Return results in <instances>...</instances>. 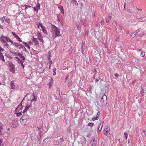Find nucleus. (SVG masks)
Segmentation results:
<instances>
[{
    "mask_svg": "<svg viewBox=\"0 0 146 146\" xmlns=\"http://www.w3.org/2000/svg\"><path fill=\"white\" fill-rule=\"evenodd\" d=\"M37 25H38V28H39L40 27L42 28L43 27L42 24L40 23H37Z\"/></svg>",
    "mask_w": 146,
    "mask_h": 146,
    "instance_id": "26",
    "label": "nucleus"
},
{
    "mask_svg": "<svg viewBox=\"0 0 146 146\" xmlns=\"http://www.w3.org/2000/svg\"><path fill=\"white\" fill-rule=\"evenodd\" d=\"M112 24L114 27H115L117 25V23L115 21H114L113 22Z\"/></svg>",
    "mask_w": 146,
    "mask_h": 146,
    "instance_id": "28",
    "label": "nucleus"
},
{
    "mask_svg": "<svg viewBox=\"0 0 146 146\" xmlns=\"http://www.w3.org/2000/svg\"><path fill=\"white\" fill-rule=\"evenodd\" d=\"M145 55V53L144 52L141 51V53L140 54V55L141 57H143Z\"/></svg>",
    "mask_w": 146,
    "mask_h": 146,
    "instance_id": "29",
    "label": "nucleus"
},
{
    "mask_svg": "<svg viewBox=\"0 0 146 146\" xmlns=\"http://www.w3.org/2000/svg\"><path fill=\"white\" fill-rule=\"evenodd\" d=\"M78 2L79 3L80 5H81V7H83V5L82 4L83 3L85 2L84 0H79Z\"/></svg>",
    "mask_w": 146,
    "mask_h": 146,
    "instance_id": "24",
    "label": "nucleus"
},
{
    "mask_svg": "<svg viewBox=\"0 0 146 146\" xmlns=\"http://www.w3.org/2000/svg\"><path fill=\"white\" fill-rule=\"evenodd\" d=\"M104 23V20H102L101 22V25H103Z\"/></svg>",
    "mask_w": 146,
    "mask_h": 146,
    "instance_id": "58",
    "label": "nucleus"
},
{
    "mask_svg": "<svg viewBox=\"0 0 146 146\" xmlns=\"http://www.w3.org/2000/svg\"><path fill=\"white\" fill-rule=\"evenodd\" d=\"M31 107V104H30L29 105L28 104L26 106L25 108L24 109V110L23 111V113H25L29 109V108Z\"/></svg>",
    "mask_w": 146,
    "mask_h": 146,
    "instance_id": "5",
    "label": "nucleus"
},
{
    "mask_svg": "<svg viewBox=\"0 0 146 146\" xmlns=\"http://www.w3.org/2000/svg\"><path fill=\"white\" fill-rule=\"evenodd\" d=\"M34 130H35L36 131L37 130H38L40 135L41 133H42V132L43 131V128H42V127H40V128L37 127L35 128Z\"/></svg>",
    "mask_w": 146,
    "mask_h": 146,
    "instance_id": "7",
    "label": "nucleus"
},
{
    "mask_svg": "<svg viewBox=\"0 0 146 146\" xmlns=\"http://www.w3.org/2000/svg\"><path fill=\"white\" fill-rule=\"evenodd\" d=\"M12 34L13 35L14 37L17 39L19 41L21 42H22V41L21 40V39L19 36L15 34V33L12 32Z\"/></svg>",
    "mask_w": 146,
    "mask_h": 146,
    "instance_id": "6",
    "label": "nucleus"
},
{
    "mask_svg": "<svg viewBox=\"0 0 146 146\" xmlns=\"http://www.w3.org/2000/svg\"><path fill=\"white\" fill-rule=\"evenodd\" d=\"M141 30V28H139V29H137L135 32H134L136 34H137Z\"/></svg>",
    "mask_w": 146,
    "mask_h": 146,
    "instance_id": "30",
    "label": "nucleus"
},
{
    "mask_svg": "<svg viewBox=\"0 0 146 146\" xmlns=\"http://www.w3.org/2000/svg\"><path fill=\"white\" fill-rule=\"evenodd\" d=\"M53 82V79L51 78L49 82L48 83V86H52V83Z\"/></svg>",
    "mask_w": 146,
    "mask_h": 146,
    "instance_id": "20",
    "label": "nucleus"
},
{
    "mask_svg": "<svg viewBox=\"0 0 146 146\" xmlns=\"http://www.w3.org/2000/svg\"><path fill=\"white\" fill-rule=\"evenodd\" d=\"M4 43V46H6L8 48L9 47V45H8V44L6 42L5 43Z\"/></svg>",
    "mask_w": 146,
    "mask_h": 146,
    "instance_id": "48",
    "label": "nucleus"
},
{
    "mask_svg": "<svg viewBox=\"0 0 146 146\" xmlns=\"http://www.w3.org/2000/svg\"><path fill=\"white\" fill-rule=\"evenodd\" d=\"M3 127H2L0 126V131H1L3 130Z\"/></svg>",
    "mask_w": 146,
    "mask_h": 146,
    "instance_id": "63",
    "label": "nucleus"
},
{
    "mask_svg": "<svg viewBox=\"0 0 146 146\" xmlns=\"http://www.w3.org/2000/svg\"><path fill=\"white\" fill-rule=\"evenodd\" d=\"M5 18V17H1V18L0 19V21H1L2 22H3Z\"/></svg>",
    "mask_w": 146,
    "mask_h": 146,
    "instance_id": "33",
    "label": "nucleus"
},
{
    "mask_svg": "<svg viewBox=\"0 0 146 146\" xmlns=\"http://www.w3.org/2000/svg\"><path fill=\"white\" fill-rule=\"evenodd\" d=\"M13 52H14V54H15L16 55H18V54H19V53H18L17 52H15L14 51H13Z\"/></svg>",
    "mask_w": 146,
    "mask_h": 146,
    "instance_id": "60",
    "label": "nucleus"
},
{
    "mask_svg": "<svg viewBox=\"0 0 146 146\" xmlns=\"http://www.w3.org/2000/svg\"><path fill=\"white\" fill-rule=\"evenodd\" d=\"M8 41L9 42H11V43L13 45L15 46H16L17 45L16 44V42H13V41L10 38H9Z\"/></svg>",
    "mask_w": 146,
    "mask_h": 146,
    "instance_id": "17",
    "label": "nucleus"
},
{
    "mask_svg": "<svg viewBox=\"0 0 146 146\" xmlns=\"http://www.w3.org/2000/svg\"><path fill=\"white\" fill-rule=\"evenodd\" d=\"M103 125V123L102 122L99 124L97 128V132H99L101 130Z\"/></svg>",
    "mask_w": 146,
    "mask_h": 146,
    "instance_id": "8",
    "label": "nucleus"
},
{
    "mask_svg": "<svg viewBox=\"0 0 146 146\" xmlns=\"http://www.w3.org/2000/svg\"><path fill=\"white\" fill-rule=\"evenodd\" d=\"M49 62L50 63V66H49V67H50V66H51V65L52 63V61L50 60H49Z\"/></svg>",
    "mask_w": 146,
    "mask_h": 146,
    "instance_id": "53",
    "label": "nucleus"
},
{
    "mask_svg": "<svg viewBox=\"0 0 146 146\" xmlns=\"http://www.w3.org/2000/svg\"><path fill=\"white\" fill-rule=\"evenodd\" d=\"M60 142L58 141H53V143L54 145H60Z\"/></svg>",
    "mask_w": 146,
    "mask_h": 146,
    "instance_id": "19",
    "label": "nucleus"
},
{
    "mask_svg": "<svg viewBox=\"0 0 146 146\" xmlns=\"http://www.w3.org/2000/svg\"><path fill=\"white\" fill-rule=\"evenodd\" d=\"M91 136V134L90 133H88L86 135V136L88 137H90Z\"/></svg>",
    "mask_w": 146,
    "mask_h": 146,
    "instance_id": "39",
    "label": "nucleus"
},
{
    "mask_svg": "<svg viewBox=\"0 0 146 146\" xmlns=\"http://www.w3.org/2000/svg\"><path fill=\"white\" fill-rule=\"evenodd\" d=\"M60 140L61 141H64L65 140V139L63 137L60 138Z\"/></svg>",
    "mask_w": 146,
    "mask_h": 146,
    "instance_id": "50",
    "label": "nucleus"
},
{
    "mask_svg": "<svg viewBox=\"0 0 146 146\" xmlns=\"http://www.w3.org/2000/svg\"><path fill=\"white\" fill-rule=\"evenodd\" d=\"M36 7L38 8V9H40V5L38 3H37L36 6Z\"/></svg>",
    "mask_w": 146,
    "mask_h": 146,
    "instance_id": "37",
    "label": "nucleus"
},
{
    "mask_svg": "<svg viewBox=\"0 0 146 146\" xmlns=\"http://www.w3.org/2000/svg\"><path fill=\"white\" fill-rule=\"evenodd\" d=\"M58 8L60 10L61 12H62V10L63 9L62 6H60L58 7Z\"/></svg>",
    "mask_w": 146,
    "mask_h": 146,
    "instance_id": "43",
    "label": "nucleus"
},
{
    "mask_svg": "<svg viewBox=\"0 0 146 146\" xmlns=\"http://www.w3.org/2000/svg\"><path fill=\"white\" fill-rule=\"evenodd\" d=\"M33 41L35 44V45H37L39 44L36 38H35L34 37L33 38Z\"/></svg>",
    "mask_w": 146,
    "mask_h": 146,
    "instance_id": "11",
    "label": "nucleus"
},
{
    "mask_svg": "<svg viewBox=\"0 0 146 146\" xmlns=\"http://www.w3.org/2000/svg\"><path fill=\"white\" fill-rule=\"evenodd\" d=\"M136 34L134 32L132 33L131 35V36L132 37H134L136 36Z\"/></svg>",
    "mask_w": 146,
    "mask_h": 146,
    "instance_id": "27",
    "label": "nucleus"
},
{
    "mask_svg": "<svg viewBox=\"0 0 146 146\" xmlns=\"http://www.w3.org/2000/svg\"><path fill=\"white\" fill-rule=\"evenodd\" d=\"M100 113L99 112H98V113L96 115V116L95 117H93L92 119V120L93 121H95L96 120H98L99 119V117L100 115V114H99L98 113Z\"/></svg>",
    "mask_w": 146,
    "mask_h": 146,
    "instance_id": "13",
    "label": "nucleus"
},
{
    "mask_svg": "<svg viewBox=\"0 0 146 146\" xmlns=\"http://www.w3.org/2000/svg\"><path fill=\"white\" fill-rule=\"evenodd\" d=\"M18 56L20 57L21 59L23 60L24 61H25V57L22 55V54L20 53H19L18 54Z\"/></svg>",
    "mask_w": 146,
    "mask_h": 146,
    "instance_id": "21",
    "label": "nucleus"
},
{
    "mask_svg": "<svg viewBox=\"0 0 146 146\" xmlns=\"http://www.w3.org/2000/svg\"><path fill=\"white\" fill-rule=\"evenodd\" d=\"M51 57V54H50L48 56V60H50L51 59V58H50V57Z\"/></svg>",
    "mask_w": 146,
    "mask_h": 146,
    "instance_id": "52",
    "label": "nucleus"
},
{
    "mask_svg": "<svg viewBox=\"0 0 146 146\" xmlns=\"http://www.w3.org/2000/svg\"><path fill=\"white\" fill-rule=\"evenodd\" d=\"M42 30L43 32L44 33H45L46 34H47V32L46 30L45 27L44 26H43L42 28Z\"/></svg>",
    "mask_w": 146,
    "mask_h": 146,
    "instance_id": "22",
    "label": "nucleus"
},
{
    "mask_svg": "<svg viewBox=\"0 0 146 146\" xmlns=\"http://www.w3.org/2000/svg\"><path fill=\"white\" fill-rule=\"evenodd\" d=\"M137 60L136 58H133L132 59V62L133 63H135L137 62Z\"/></svg>",
    "mask_w": 146,
    "mask_h": 146,
    "instance_id": "25",
    "label": "nucleus"
},
{
    "mask_svg": "<svg viewBox=\"0 0 146 146\" xmlns=\"http://www.w3.org/2000/svg\"><path fill=\"white\" fill-rule=\"evenodd\" d=\"M106 130H107L108 131H109L110 130V128L108 127H106L105 128Z\"/></svg>",
    "mask_w": 146,
    "mask_h": 146,
    "instance_id": "55",
    "label": "nucleus"
},
{
    "mask_svg": "<svg viewBox=\"0 0 146 146\" xmlns=\"http://www.w3.org/2000/svg\"><path fill=\"white\" fill-rule=\"evenodd\" d=\"M20 63H21L22 66L23 67V68H24V65L23 64V62H22V61H20Z\"/></svg>",
    "mask_w": 146,
    "mask_h": 146,
    "instance_id": "45",
    "label": "nucleus"
},
{
    "mask_svg": "<svg viewBox=\"0 0 146 146\" xmlns=\"http://www.w3.org/2000/svg\"><path fill=\"white\" fill-rule=\"evenodd\" d=\"M76 26L77 27V29L78 30H80V27L79 26V25H76Z\"/></svg>",
    "mask_w": 146,
    "mask_h": 146,
    "instance_id": "54",
    "label": "nucleus"
},
{
    "mask_svg": "<svg viewBox=\"0 0 146 146\" xmlns=\"http://www.w3.org/2000/svg\"><path fill=\"white\" fill-rule=\"evenodd\" d=\"M5 39L7 41H8L9 38L3 35L1 37V42H3V43L6 42V41L5 40Z\"/></svg>",
    "mask_w": 146,
    "mask_h": 146,
    "instance_id": "4",
    "label": "nucleus"
},
{
    "mask_svg": "<svg viewBox=\"0 0 146 146\" xmlns=\"http://www.w3.org/2000/svg\"><path fill=\"white\" fill-rule=\"evenodd\" d=\"M22 108V106H20L19 105L18 107L16 109H21Z\"/></svg>",
    "mask_w": 146,
    "mask_h": 146,
    "instance_id": "49",
    "label": "nucleus"
},
{
    "mask_svg": "<svg viewBox=\"0 0 146 146\" xmlns=\"http://www.w3.org/2000/svg\"><path fill=\"white\" fill-rule=\"evenodd\" d=\"M124 135H125V138L126 139H127L128 136L127 134L126 133H124Z\"/></svg>",
    "mask_w": 146,
    "mask_h": 146,
    "instance_id": "44",
    "label": "nucleus"
},
{
    "mask_svg": "<svg viewBox=\"0 0 146 146\" xmlns=\"http://www.w3.org/2000/svg\"><path fill=\"white\" fill-rule=\"evenodd\" d=\"M25 46L27 47V48H28L29 49L30 48V46H29V45H28L27 44H26L25 45Z\"/></svg>",
    "mask_w": 146,
    "mask_h": 146,
    "instance_id": "57",
    "label": "nucleus"
},
{
    "mask_svg": "<svg viewBox=\"0 0 146 146\" xmlns=\"http://www.w3.org/2000/svg\"><path fill=\"white\" fill-rule=\"evenodd\" d=\"M0 59L3 62H5V60L4 58V56L3 55V54L1 52L0 53Z\"/></svg>",
    "mask_w": 146,
    "mask_h": 146,
    "instance_id": "15",
    "label": "nucleus"
},
{
    "mask_svg": "<svg viewBox=\"0 0 146 146\" xmlns=\"http://www.w3.org/2000/svg\"><path fill=\"white\" fill-rule=\"evenodd\" d=\"M18 126L17 122V121H15L13 122L12 124V127L14 128H16Z\"/></svg>",
    "mask_w": 146,
    "mask_h": 146,
    "instance_id": "12",
    "label": "nucleus"
},
{
    "mask_svg": "<svg viewBox=\"0 0 146 146\" xmlns=\"http://www.w3.org/2000/svg\"><path fill=\"white\" fill-rule=\"evenodd\" d=\"M108 131L107 130H106V129H105L104 130V135H107V132Z\"/></svg>",
    "mask_w": 146,
    "mask_h": 146,
    "instance_id": "36",
    "label": "nucleus"
},
{
    "mask_svg": "<svg viewBox=\"0 0 146 146\" xmlns=\"http://www.w3.org/2000/svg\"><path fill=\"white\" fill-rule=\"evenodd\" d=\"M112 13H110L109 14V19L110 20L111 19V17L112 16Z\"/></svg>",
    "mask_w": 146,
    "mask_h": 146,
    "instance_id": "38",
    "label": "nucleus"
},
{
    "mask_svg": "<svg viewBox=\"0 0 146 146\" xmlns=\"http://www.w3.org/2000/svg\"><path fill=\"white\" fill-rule=\"evenodd\" d=\"M23 7H25V9H28L29 8H30L31 6L30 5H25L23 6Z\"/></svg>",
    "mask_w": 146,
    "mask_h": 146,
    "instance_id": "32",
    "label": "nucleus"
},
{
    "mask_svg": "<svg viewBox=\"0 0 146 146\" xmlns=\"http://www.w3.org/2000/svg\"><path fill=\"white\" fill-rule=\"evenodd\" d=\"M37 35L38 39L43 43V37L41 35L40 33H38Z\"/></svg>",
    "mask_w": 146,
    "mask_h": 146,
    "instance_id": "9",
    "label": "nucleus"
},
{
    "mask_svg": "<svg viewBox=\"0 0 146 146\" xmlns=\"http://www.w3.org/2000/svg\"><path fill=\"white\" fill-rule=\"evenodd\" d=\"M96 144H95L94 143H92V146H96Z\"/></svg>",
    "mask_w": 146,
    "mask_h": 146,
    "instance_id": "61",
    "label": "nucleus"
},
{
    "mask_svg": "<svg viewBox=\"0 0 146 146\" xmlns=\"http://www.w3.org/2000/svg\"><path fill=\"white\" fill-rule=\"evenodd\" d=\"M30 117L27 114L23 115L20 119L21 123L23 125H25L29 120Z\"/></svg>",
    "mask_w": 146,
    "mask_h": 146,
    "instance_id": "2",
    "label": "nucleus"
},
{
    "mask_svg": "<svg viewBox=\"0 0 146 146\" xmlns=\"http://www.w3.org/2000/svg\"><path fill=\"white\" fill-rule=\"evenodd\" d=\"M32 96L33 98L31 100V103L32 102H34L36 101L37 100V98L35 97L34 95H33Z\"/></svg>",
    "mask_w": 146,
    "mask_h": 146,
    "instance_id": "23",
    "label": "nucleus"
},
{
    "mask_svg": "<svg viewBox=\"0 0 146 146\" xmlns=\"http://www.w3.org/2000/svg\"><path fill=\"white\" fill-rule=\"evenodd\" d=\"M16 44H17L16 46H15L16 47L18 48L19 49H21V48H22L24 47V46L23 45H22L21 44H19L18 43H16Z\"/></svg>",
    "mask_w": 146,
    "mask_h": 146,
    "instance_id": "10",
    "label": "nucleus"
},
{
    "mask_svg": "<svg viewBox=\"0 0 146 146\" xmlns=\"http://www.w3.org/2000/svg\"><path fill=\"white\" fill-rule=\"evenodd\" d=\"M51 32L52 33H53L52 36L54 39H55L56 37L60 36L59 29L54 25L52 26Z\"/></svg>",
    "mask_w": 146,
    "mask_h": 146,
    "instance_id": "1",
    "label": "nucleus"
},
{
    "mask_svg": "<svg viewBox=\"0 0 146 146\" xmlns=\"http://www.w3.org/2000/svg\"><path fill=\"white\" fill-rule=\"evenodd\" d=\"M145 132H146V130L145 129H144L143 130V133H144V135L145 136V137H146V135L145 134Z\"/></svg>",
    "mask_w": 146,
    "mask_h": 146,
    "instance_id": "56",
    "label": "nucleus"
},
{
    "mask_svg": "<svg viewBox=\"0 0 146 146\" xmlns=\"http://www.w3.org/2000/svg\"><path fill=\"white\" fill-rule=\"evenodd\" d=\"M85 49V45H82L81 46V49L82 52H83L84 50Z\"/></svg>",
    "mask_w": 146,
    "mask_h": 146,
    "instance_id": "31",
    "label": "nucleus"
},
{
    "mask_svg": "<svg viewBox=\"0 0 146 146\" xmlns=\"http://www.w3.org/2000/svg\"><path fill=\"white\" fill-rule=\"evenodd\" d=\"M33 8H34V10L35 11H36L37 12H38V10L39 9H37L36 7H34Z\"/></svg>",
    "mask_w": 146,
    "mask_h": 146,
    "instance_id": "51",
    "label": "nucleus"
},
{
    "mask_svg": "<svg viewBox=\"0 0 146 146\" xmlns=\"http://www.w3.org/2000/svg\"><path fill=\"white\" fill-rule=\"evenodd\" d=\"M88 125L89 126H93L94 125V123H88Z\"/></svg>",
    "mask_w": 146,
    "mask_h": 146,
    "instance_id": "42",
    "label": "nucleus"
},
{
    "mask_svg": "<svg viewBox=\"0 0 146 146\" xmlns=\"http://www.w3.org/2000/svg\"><path fill=\"white\" fill-rule=\"evenodd\" d=\"M101 103L103 106H105L107 103V97L106 95H104L101 98Z\"/></svg>",
    "mask_w": 146,
    "mask_h": 146,
    "instance_id": "3",
    "label": "nucleus"
},
{
    "mask_svg": "<svg viewBox=\"0 0 146 146\" xmlns=\"http://www.w3.org/2000/svg\"><path fill=\"white\" fill-rule=\"evenodd\" d=\"M15 58L18 60V62L19 63V62H20V61H21L20 60V59L19 58H18L17 57H15Z\"/></svg>",
    "mask_w": 146,
    "mask_h": 146,
    "instance_id": "47",
    "label": "nucleus"
},
{
    "mask_svg": "<svg viewBox=\"0 0 146 146\" xmlns=\"http://www.w3.org/2000/svg\"><path fill=\"white\" fill-rule=\"evenodd\" d=\"M94 143L95 144L97 143V141L95 140V139H93L91 141V142L92 143Z\"/></svg>",
    "mask_w": 146,
    "mask_h": 146,
    "instance_id": "34",
    "label": "nucleus"
},
{
    "mask_svg": "<svg viewBox=\"0 0 146 146\" xmlns=\"http://www.w3.org/2000/svg\"><path fill=\"white\" fill-rule=\"evenodd\" d=\"M81 22V24L84 26H86L87 25L86 21L85 20H82Z\"/></svg>",
    "mask_w": 146,
    "mask_h": 146,
    "instance_id": "14",
    "label": "nucleus"
},
{
    "mask_svg": "<svg viewBox=\"0 0 146 146\" xmlns=\"http://www.w3.org/2000/svg\"><path fill=\"white\" fill-rule=\"evenodd\" d=\"M16 115L17 116H20L22 115V112L16 113Z\"/></svg>",
    "mask_w": 146,
    "mask_h": 146,
    "instance_id": "35",
    "label": "nucleus"
},
{
    "mask_svg": "<svg viewBox=\"0 0 146 146\" xmlns=\"http://www.w3.org/2000/svg\"><path fill=\"white\" fill-rule=\"evenodd\" d=\"M5 21L6 22L9 23L10 22V19L8 18H6L5 19Z\"/></svg>",
    "mask_w": 146,
    "mask_h": 146,
    "instance_id": "41",
    "label": "nucleus"
},
{
    "mask_svg": "<svg viewBox=\"0 0 146 146\" xmlns=\"http://www.w3.org/2000/svg\"><path fill=\"white\" fill-rule=\"evenodd\" d=\"M118 28L119 29V30H120V31H121L123 29L121 25L119 26ZM120 32H121V31H120Z\"/></svg>",
    "mask_w": 146,
    "mask_h": 146,
    "instance_id": "40",
    "label": "nucleus"
},
{
    "mask_svg": "<svg viewBox=\"0 0 146 146\" xmlns=\"http://www.w3.org/2000/svg\"><path fill=\"white\" fill-rule=\"evenodd\" d=\"M4 50V49L2 48L0 46V51H2V52Z\"/></svg>",
    "mask_w": 146,
    "mask_h": 146,
    "instance_id": "62",
    "label": "nucleus"
},
{
    "mask_svg": "<svg viewBox=\"0 0 146 146\" xmlns=\"http://www.w3.org/2000/svg\"><path fill=\"white\" fill-rule=\"evenodd\" d=\"M119 36H118L115 40V41H118L119 39Z\"/></svg>",
    "mask_w": 146,
    "mask_h": 146,
    "instance_id": "59",
    "label": "nucleus"
},
{
    "mask_svg": "<svg viewBox=\"0 0 146 146\" xmlns=\"http://www.w3.org/2000/svg\"><path fill=\"white\" fill-rule=\"evenodd\" d=\"M25 97H26V96L24 97V98L22 100V102H21L20 103V104H19V105L20 106H21L23 107V106H22V104H23V103H22V102H23V101L24 100V99H25Z\"/></svg>",
    "mask_w": 146,
    "mask_h": 146,
    "instance_id": "46",
    "label": "nucleus"
},
{
    "mask_svg": "<svg viewBox=\"0 0 146 146\" xmlns=\"http://www.w3.org/2000/svg\"><path fill=\"white\" fill-rule=\"evenodd\" d=\"M114 75L115 76L118 77L119 76V74L117 73H115Z\"/></svg>",
    "mask_w": 146,
    "mask_h": 146,
    "instance_id": "64",
    "label": "nucleus"
},
{
    "mask_svg": "<svg viewBox=\"0 0 146 146\" xmlns=\"http://www.w3.org/2000/svg\"><path fill=\"white\" fill-rule=\"evenodd\" d=\"M11 71L13 72L15 70V68H14V65L12 64V65H11Z\"/></svg>",
    "mask_w": 146,
    "mask_h": 146,
    "instance_id": "18",
    "label": "nucleus"
},
{
    "mask_svg": "<svg viewBox=\"0 0 146 146\" xmlns=\"http://www.w3.org/2000/svg\"><path fill=\"white\" fill-rule=\"evenodd\" d=\"M11 88L12 89H14L15 88V86L13 81H12L11 82Z\"/></svg>",
    "mask_w": 146,
    "mask_h": 146,
    "instance_id": "16",
    "label": "nucleus"
}]
</instances>
